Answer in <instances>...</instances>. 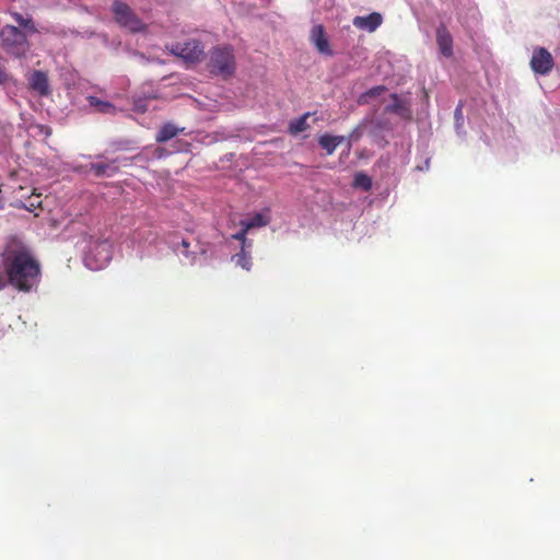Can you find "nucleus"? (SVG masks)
I'll return each instance as SVG.
<instances>
[{
    "label": "nucleus",
    "mask_w": 560,
    "mask_h": 560,
    "mask_svg": "<svg viewBox=\"0 0 560 560\" xmlns=\"http://www.w3.org/2000/svg\"><path fill=\"white\" fill-rule=\"evenodd\" d=\"M383 22V18L380 13L373 12L365 16H355L353 19V25L361 30H366L369 32L376 31L377 27L381 26Z\"/></svg>",
    "instance_id": "obj_9"
},
{
    "label": "nucleus",
    "mask_w": 560,
    "mask_h": 560,
    "mask_svg": "<svg viewBox=\"0 0 560 560\" xmlns=\"http://www.w3.org/2000/svg\"><path fill=\"white\" fill-rule=\"evenodd\" d=\"M91 171L96 176H112L117 173L118 167L115 165L114 162L110 163H92L91 164Z\"/></svg>",
    "instance_id": "obj_15"
},
{
    "label": "nucleus",
    "mask_w": 560,
    "mask_h": 560,
    "mask_svg": "<svg viewBox=\"0 0 560 560\" xmlns=\"http://www.w3.org/2000/svg\"><path fill=\"white\" fill-rule=\"evenodd\" d=\"M308 116H310V114L307 113V114H304L303 116H301L300 118L292 120L289 125V131L292 135H298V133L303 132L306 129H308L310 126L306 121Z\"/></svg>",
    "instance_id": "obj_18"
},
{
    "label": "nucleus",
    "mask_w": 560,
    "mask_h": 560,
    "mask_svg": "<svg viewBox=\"0 0 560 560\" xmlns=\"http://www.w3.org/2000/svg\"><path fill=\"white\" fill-rule=\"evenodd\" d=\"M11 16L14 19V21L22 27L31 31L36 32L35 25L33 23V20L31 18L25 19L21 13L13 12L11 13Z\"/></svg>",
    "instance_id": "obj_22"
},
{
    "label": "nucleus",
    "mask_w": 560,
    "mask_h": 560,
    "mask_svg": "<svg viewBox=\"0 0 560 560\" xmlns=\"http://www.w3.org/2000/svg\"><path fill=\"white\" fill-rule=\"evenodd\" d=\"M312 40L317 50L322 54L331 55V49L328 39L325 35V30L322 25H316L312 30Z\"/></svg>",
    "instance_id": "obj_11"
},
{
    "label": "nucleus",
    "mask_w": 560,
    "mask_h": 560,
    "mask_svg": "<svg viewBox=\"0 0 560 560\" xmlns=\"http://www.w3.org/2000/svg\"><path fill=\"white\" fill-rule=\"evenodd\" d=\"M236 259V265L242 267L245 270H250L252 268V257L248 253L242 248V250L234 256Z\"/></svg>",
    "instance_id": "obj_21"
},
{
    "label": "nucleus",
    "mask_w": 560,
    "mask_h": 560,
    "mask_svg": "<svg viewBox=\"0 0 560 560\" xmlns=\"http://www.w3.org/2000/svg\"><path fill=\"white\" fill-rule=\"evenodd\" d=\"M9 284L8 278L5 275V270L3 269V265L0 266V290L5 288V285Z\"/></svg>",
    "instance_id": "obj_24"
},
{
    "label": "nucleus",
    "mask_w": 560,
    "mask_h": 560,
    "mask_svg": "<svg viewBox=\"0 0 560 560\" xmlns=\"http://www.w3.org/2000/svg\"><path fill=\"white\" fill-rule=\"evenodd\" d=\"M392 102L384 108L385 113L396 114L404 119H411V109L408 101L402 100L398 94H390Z\"/></svg>",
    "instance_id": "obj_7"
},
{
    "label": "nucleus",
    "mask_w": 560,
    "mask_h": 560,
    "mask_svg": "<svg viewBox=\"0 0 560 560\" xmlns=\"http://www.w3.org/2000/svg\"><path fill=\"white\" fill-rule=\"evenodd\" d=\"M0 44L8 55L15 58H24L30 49L26 35L13 25H5L1 28Z\"/></svg>",
    "instance_id": "obj_3"
},
{
    "label": "nucleus",
    "mask_w": 560,
    "mask_h": 560,
    "mask_svg": "<svg viewBox=\"0 0 560 560\" xmlns=\"http://www.w3.org/2000/svg\"><path fill=\"white\" fill-rule=\"evenodd\" d=\"M88 101L89 104L95 107L100 113L114 114L116 110L115 106L112 103L102 101L95 96H90Z\"/></svg>",
    "instance_id": "obj_17"
},
{
    "label": "nucleus",
    "mask_w": 560,
    "mask_h": 560,
    "mask_svg": "<svg viewBox=\"0 0 560 560\" xmlns=\"http://www.w3.org/2000/svg\"><path fill=\"white\" fill-rule=\"evenodd\" d=\"M170 51L180 57L186 63H197L202 59L203 46L200 40L190 39L186 43L173 44Z\"/></svg>",
    "instance_id": "obj_5"
},
{
    "label": "nucleus",
    "mask_w": 560,
    "mask_h": 560,
    "mask_svg": "<svg viewBox=\"0 0 560 560\" xmlns=\"http://www.w3.org/2000/svg\"><path fill=\"white\" fill-rule=\"evenodd\" d=\"M386 86L385 85H376V86H373L371 88L370 90H368L366 92L362 93L359 98H358V103L360 105H366L370 103V100L371 98H374V97H377V96H381L383 93L386 92Z\"/></svg>",
    "instance_id": "obj_16"
},
{
    "label": "nucleus",
    "mask_w": 560,
    "mask_h": 560,
    "mask_svg": "<svg viewBox=\"0 0 560 560\" xmlns=\"http://www.w3.org/2000/svg\"><path fill=\"white\" fill-rule=\"evenodd\" d=\"M267 220L265 219V217L260 213H257L255 214L252 219L249 220H243L241 221V225L242 226H245L246 229L248 230H252L254 228H260V226H265L267 225Z\"/></svg>",
    "instance_id": "obj_20"
},
{
    "label": "nucleus",
    "mask_w": 560,
    "mask_h": 560,
    "mask_svg": "<svg viewBox=\"0 0 560 560\" xmlns=\"http://www.w3.org/2000/svg\"><path fill=\"white\" fill-rule=\"evenodd\" d=\"M249 230L246 229L245 226H242V230L240 232H237L236 234L232 235V237L236 241H240L242 243V248H244L245 244H246V234Z\"/></svg>",
    "instance_id": "obj_23"
},
{
    "label": "nucleus",
    "mask_w": 560,
    "mask_h": 560,
    "mask_svg": "<svg viewBox=\"0 0 560 560\" xmlns=\"http://www.w3.org/2000/svg\"><path fill=\"white\" fill-rule=\"evenodd\" d=\"M350 148H351V143H350V141H348V150H350Z\"/></svg>",
    "instance_id": "obj_27"
},
{
    "label": "nucleus",
    "mask_w": 560,
    "mask_h": 560,
    "mask_svg": "<svg viewBox=\"0 0 560 560\" xmlns=\"http://www.w3.org/2000/svg\"><path fill=\"white\" fill-rule=\"evenodd\" d=\"M436 44L444 57L451 58L453 56V37L444 24H441L436 30Z\"/></svg>",
    "instance_id": "obj_8"
},
{
    "label": "nucleus",
    "mask_w": 560,
    "mask_h": 560,
    "mask_svg": "<svg viewBox=\"0 0 560 560\" xmlns=\"http://www.w3.org/2000/svg\"><path fill=\"white\" fill-rule=\"evenodd\" d=\"M353 186L369 191L372 188V179L366 174L360 172L354 175Z\"/></svg>",
    "instance_id": "obj_19"
},
{
    "label": "nucleus",
    "mask_w": 560,
    "mask_h": 560,
    "mask_svg": "<svg viewBox=\"0 0 560 560\" xmlns=\"http://www.w3.org/2000/svg\"><path fill=\"white\" fill-rule=\"evenodd\" d=\"M109 259L108 253L106 254L105 260L107 261Z\"/></svg>",
    "instance_id": "obj_26"
},
{
    "label": "nucleus",
    "mask_w": 560,
    "mask_h": 560,
    "mask_svg": "<svg viewBox=\"0 0 560 560\" xmlns=\"http://www.w3.org/2000/svg\"><path fill=\"white\" fill-rule=\"evenodd\" d=\"M345 141L346 137L331 136L329 133H324L318 138V144L326 151L327 155H331L336 148Z\"/></svg>",
    "instance_id": "obj_12"
},
{
    "label": "nucleus",
    "mask_w": 560,
    "mask_h": 560,
    "mask_svg": "<svg viewBox=\"0 0 560 560\" xmlns=\"http://www.w3.org/2000/svg\"><path fill=\"white\" fill-rule=\"evenodd\" d=\"M360 133L358 132V129L353 130V132L350 135V138L353 140H358L360 138Z\"/></svg>",
    "instance_id": "obj_25"
},
{
    "label": "nucleus",
    "mask_w": 560,
    "mask_h": 560,
    "mask_svg": "<svg viewBox=\"0 0 560 560\" xmlns=\"http://www.w3.org/2000/svg\"><path fill=\"white\" fill-rule=\"evenodd\" d=\"M113 13L116 22L122 26L128 28L130 32H141L144 30V24L142 21L133 13L131 8L121 2L115 1L113 3Z\"/></svg>",
    "instance_id": "obj_4"
},
{
    "label": "nucleus",
    "mask_w": 560,
    "mask_h": 560,
    "mask_svg": "<svg viewBox=\"0 0 560 560\" xmlns=\"http://www.w3.org/2000/svg\"><path fill=\"white\" fill-rule=\"evenodd\" d=\"M553 66V57L546 48L538 47L534 50L530 67L535 73L547 75L551 72Z\"/></svg>",
    "instance_id": "obj_6"
},
{
    "label": "nucleus",
    "mask_w": 560,
    "mask_h": 560,
    "mask_svg": "<svg viewBox=\"0 0 560 560\" xmlns=\"http://www.w3.org/2000/svg\"><path fill=\"white\" fill-rule=\"evenodd\" d=\"M2 262L9 284L16 290L30 292L39 282L40 265L27 247L20 244L8 246Z\"/></svg>",
    "instance_id": "obj_1"
},
{
    "label": "nucleus",
    "mask_w": 560,
    "mask_h": 560,
    "mask_svg": "<svg viewBox=\"0 0 560 560\" xmlns=\"http://www.w3.org/2000/svg\"><path fill=\"white\" fill-rule=\"evenodd\" d=\"M28 81L31 89L39 95L45 96L49 94L48 77L45 72L40 70L33 71Z\"/></svg>",
    "instance_id": "obj_10"
},
{
    "label": "nucleus",
    "mask_w": 560,
    "mask_h": 560,
    "mask_svg": "<svg viewBox=\"0 0 560 560\" xmlns=\"http://www.w3.org/2000/svg\"><path fill=\"white\" fill-rule=\"evenodd\" d=\"M173 248L178 255H182L189 265H194L196 262L197 252L190 249V243L188 240L182 238V241L177 245H174Z\"/></svg>",
    "instance_id": "obj_14"
},
{
    "label": "nucleus",
    "mask_w": 560,
    "mask_h": 560,
    "mask_svg": "<svg viewBox=\"0 0 560 560\" xmlns=\"http://www.w3.org/2000/svg\"><path fill=\"white\" fill-rule=\"evenodd\" d=\"M185 128H178L172 122L164 124L155 136V140L159 143L166 142L179 133L184 132Z\"/></svg>",
    "instance_id": "obj_13"
},
{
    "label": "nucleus",
    "mask_w": 560,
    "mask_h": 560,
    "mask_svg": "<svg viewBox=\"0 0 560 560\" xmlns=\"http://www.w3.org/2000/svg\"><path fill=\"white\" fill-rule=\"evenodd\" d=\"M207 67L210 73L228 79L236 69L235 56L231 46H218L210 50Z\"/></svg>",
    "instance_id": "obj_2"
}]
</instances>
